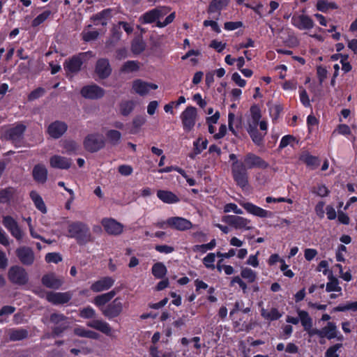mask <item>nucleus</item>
<instances>
[{"label":"nucleus","instance_id":"nucleus-17","mask_svg":"<svg viewBox=\"0 0 357 357\" xmlns=\"http://www.w3.org/2000/svg\"><path fill=\"white\" fill-rule=\"evenodd\" d=\"M259 122V121L249 119L247 128V131L250 134L252 141L257 145L261 143L264 136V135L259 133L257 130Z\"/></svg>","mask_w":357,"mask_h":357},{"label":"nucleus","instance_id":"nucleus-53","mask_svg":"<svg viewBox=\"0 0 357 357\" xmlns=\"http://www.w3.org/2000/svg\"><path fill=\"white\" fill-rule=\"evenodd\" d=\"M45 260L48 263H58L62 260L61 255L59 253L52 252L48 253L45 256Z\"/></svg>","mask_w":357,"mask_h":357},{"label":"nucleus","instance_id":"nucleus-40","mask_svg":"<svg viewBox=\"0 0 357 357\" xmlns=\"http://www.w3.org/2000/svg\"><path fill=\"white\" fill-rule=\"evenodd\" d=\"M106 137L112 146H116L121 141V134L118 130H109L106 132Z\"/></svg>","mask_w":357,"mask_h":357},{"label":"nucleus","instance_id":"nucleus-28","mask_svg":"<svg viewBox=\"0 0 357 357\" xmlns=\"http://www.w3.org/2000/svg\"><path fill=\"white\" fill-rule=\"evenodd\" d=\"M32 175L36 182L44 183L47 181V170L45 165L42 164H38L34 166Z\"/></svg>","mask_w":357,"mask_h":357},{"label":"nucleus","instance_id":"nucleus-64","mask_svg":"<svg viewBox=\"0 0 357 357\" xmlns=\"http://www.w3.org/2000/svg\"><path fill=\"white\" fill-rule=\"evenodd\" d=\"M29 70H30V62H29L27 64H26L24 63H21L18 66V68H17L18 74L20 75L28 73Z\"/></svg>","mask_w":357,"mask_h":357},{"label":"nucleus","instance_id":"nucleus-56","mask_svg":"<svg viewBox=\"0 0 357 357\" xmlns=\"http://www.w3.org/2000/svg\"><path fill=\"white\" fill-rule=\"evenodd\" d=\"M146 121V119L143 116H137L132 121V125L134 129H139L142 126H143Z\"/></svg>","mask_w":357,"mask_h":357},{"label":"nucleus","instance_id":"nucleus-58","mask_svg":"<svg viewBox=\"0 0 357 357\" xmlns=\"http://www.w3.org/2000/svg\"><path fill=\"white\" fill-rule=\"evenodd\" d=\"M174 18H175V13H172L165 18L164 22H162L158 21L157 26L165 27V26H167L169 24H170L171 22H172L173 20H174Z\"/></svg>","mask_w":357,"mask_h":357},{"label":"nucleus","instance_id":"nucleus-42","mask_svg":"<svg viewBox=\"0 0 357 357\" xmlns=\"http://www.w3.org/2000/svg\"><path fill=\"white\" fill-rule=\"evenodd\" d=\"M328 278L330 280V282L326 284V290L328 292L341 291L342 289L339 286L338 280L336 278L333 277L332 273L330 274V275L328 276Z\"/></svg>","mask_w":357,"mask_h":357},{"label":"nucleus","instance_id":"nucleus-16","mask_svg":"<svg viewBox=\"0 0 357 357\" xmlns=\"http://www.w3.org/2000/svg\"><path fill=\"white\" fill-rule=\"evenodd\" d=\"M102 225L105 231L110 235H119L123 232V226L112 218H105Z\"/></svg>","mask_w":357,"mask_h":357},{"label":"nucleus","instance_id":"nucleus-32","mask_svg":"<svg viewBox=\"0 0 357 357\" xmlns=\"http://www.w3.org/2000/svg\"><path fill=\"white\" fill-rule=\"evenodd\" d=\"M24 130L25 126L19 124L8 131V137H6V139L12 140L13 142L18 141L22 137Z\"/></svg>","mask_w":357,"mask_h":357},{"label":"nucleus","instance_id":"nucleus-37","mask_svg":"<svg viewBox=\"0 0 357 357\" xmlns=\"http://www.w3.org/2000/svg\"><path fill=\"white\" fill-rule=\"evenodd\" d=\"M300 160L305 162L307 166L312 169L317 168L319 165V160L318 158L311 155L308 153H303L300 157Z\"/></svg>","mask_w":357,"mask_h":357},{"label":"nucleus","instance_id":"nucleus-6","mask_svg":"<svg viewBox=\"0 0 357 357\" xmlns=\"http://www.w3.org/2000/svg\"><path fill=\"white\" fill-rule=\"evenodd\" d=\"M197 117V109L195 107L189 106L182 112L181 119L183 129L190 132L195 125Z\"/></svg>","mask_w":357,"mask_h":357},{"label":"nucleus","instance_id":"nucleus-45","mask_svg":"<svg viewBox=\"0 0 357 357\" xmlns=\"http://www.w3.org/2000/svg\"><path fill=\"white\" fill-rule=\"evenodd\" d=\"M146 47L145 43L140 38H137L132 43V51L135 54L142 53Z\"/></svg>","mask_w":357,"mask_h":357},{"label":"nucleus","instance_id":"nucleus-51","mask_svg":"<svg viewBox=\"0 0 357 357\" xmlns=\"http://www.w3.org/2000/svg\"><path fill=\"white\" fill-rule=\"evenodd\" d=\"M82 38L86 42H89L91 40H95L98 38L99 36V32L97 31H84L82 32Z\"/></svg>","mask_w":357,"mask_h":357},{"label":"nucleus","instance_id":"nucleus-22","mask_svg":"<svg viewBox=\"0 0 357 357\" xmlns=\"http://www.w3.org/2000/svg\"><path fill=\"white\" fill-rule=\"evenodd\" d=\"M119 291V289L115 288L107 293L96 296L94 298L93 302L95 305L100 307V310H101V308L105 307V305L110 301Z\"/></svg>","mask_w":357,"mask_h":357},{"label":"nucleus","instance_id":"nucleus-21","mask_svg":"<svg viewBox=\"0 0 357 357\" xmlns=\"http://www.w3.org/2000/svg\"><path fill=\"white\" fill-rule=\"evenodd\" d=\"M133 90L140 96L146 95L151 89H157L158 85L137 79L132 84Z\"/></svg>","mask_w":357,"mask_h":357},{"label":"nucleus","instance_id":"nucleus-7","mask_svg":"<svg viewBox=\"0 0 357 357\" xmlns=\"http://www.w3.org/2000/svg\"><path fill=\"white\" fill-rule=\"evenodd\" d=\"M123 303L122 299L120 297H117L105 307H102L101 312L105 317L112 319L119 316L123 312Z\"/></svg>","mask_w":357,"mask_h":357},{"label":"nucleus","instance_id":"nucleus-29","mask_svg":"<svg viewBox=\"0 0 357 357\" xmlns=\"http://www.w3.org/2000/svg\"><path fill=\"white\" fill-rule=\"evenodd\" d=\"M87 326L91 328H95L98 331H100V332H102L107 335H110V333H111L112 329H111L109 325L107 322L103 321L102 320H98V319L92 320V321L88 322Z\"/></svg>","mask_w":357,"mask_h":357},{"label":"nucleus","instance_id":"nucleus-26","mask_svg":"<svg viewBox=\"0 0 357 357\" xmlns=\"http://www.w3.org/2000/svg\"><path fill=\"white\" fill-rule=\"evenodd\" d=\"M41 282L44 286L50 289H59L63 284V281L53 273L43 275Z\"/></svg>","mask_w":357,"mask_h":357},{"label":"nucleus","instance_id":"nucleus-33","mask_svg":"<svg viewBox=\"0 0 357 357\" xmlns=\"http://www.w3.org/2000/svg\"><path fill=\"white\" fill-rule=\"evenodd\" d=\"M157 195L160 199L167 204L176 203L179 201L177 196L170 191L160 190L158 191Z\"/></svg>","mask_w":357,"mask_h":357},{"label":"nucleus","instance_id":"nucleus-14","mask_svg":"<svg viewBox=\"0 0 357 357\" xmlns=\"http://www.w3.org/2000/svg\"><path fill=\"white\" fill-rule=\"evenodd\" d=\"M81 95L88 99H98L105 94V91L100 86L93 84L84 86L80 91Z\"/></svg>","mask_w":357,"mask_h":357},{"label":"nucleus","instance_id":"nucleus-48","mask_svg":"<svg viewBox=\"0 0 357 357\" xmlns=\"http://www.w3.org/2000/svg\"><path fill=\"white\" fill-rule=\"evenodd\" d=\"M200 141H201V139L199 138L195 143H194V151L192 153H191L190 154V157L191 158H194L195 157V155L199 154L202 150L205 149L206 148V146H207V140H204V141H202V149H199V143H200Z\"/></svg>","mask_w":357,"mask_h":357},{"label":"nucleus","instance_id":"nucleus-59","mask_svg":"<svg viewBox=\"0 0 357 357\" xmlns=\"http://www.w3.org/2000/svg\"><path fill=\"white\" fill-rule=\"evenodd\" d=\"M64 149L67 152H74L77 149V144L74 141H66L64 142Z\"/></svg>","mask_w":357,"mask_h":357},{"label":"nucleus","instance_id":"nucleus-44","mask_svg":"<svg viewBox=\"0 0 357 357\" xmlns=\"http://www.w3.org/2000/svg\"><path fill=\"white\" fill-rule=\"evenodd\" d=\"M139 68V63L135 61H128L126 62L121 67V71L123 73H129L135 71H137Z\"/></svg>","mask_w":357,"mask_h":357},{"label":"nucleus","instance_id":"nucleus-1","mask_svg":"<svg viewBox=\"0 0 357 357\" xmlns=\"http://www.w3.org/2000/svg\"><path fill=\"white\" fill-rule=\"evenodd\" d=\"M68 236L75 238L79 245H85L93 241L89 227L84 222H71L68 226Z\"/></svg>","mask_w":357,"mask_h":357},{"label":"nucleus","instance_id":"nucleus-39","mask_svg":"<svg viewBox=\"0 0 357 357\" xmlns=\"http://www.w3.org/2000/svg\"><path fill=\"white\" fill-rule=\"evenodd\" d=\"M298 314L305 331L310 329L312 327V319L310 317L308 313L304 310H298Z\"/></svg>","mask_w":357,"mask_h":357},{"label":"nucleus","instance_id":"nucleus-3","mask_svg":"<svg viewBox=\"0 0 357 357\" xmlns=\"http://www.w3.org/2000/svg\"><path fill=\"white\" fill-rule=\"evenodd\" d=\"M231 172L236 184L242 188L248 184L247 168L241 161L236 160L232 163Z\"/></svg>","mask_w":357,"mask_h":357},{"label":"nucleus","instance_id":"nucleus-62","mask_svg":"<svg viewBox=\"0 0 357 357\" xmlns=\"http://www.w3.org/2000/svg\"><path fill=\"white\" fill-rule=\"evenodd\" d=\"M215 261V255L213 253H209L206 257L204 258V264L206 267H214L213 262Z\"/></svg>","mask_w":357,"mask_h":357},{"label":"nucleus","instance_id":"nucleus-54","mask_svg":"<svg viewBox=\"0 0 357 357\" xmlns=\"http://www.w3.org/2000/svg\"><path fill=\"white\" fill-rule=\"evenodd\" d=\"M215 246V240L213 239L209 243L203 244L200 245H195L194 250L205 252L207 250H211Z\"/></svg>","mask_w":357,"mask_h":357},{"label":"nucleus","instance_id":"nucleus-41","mask_svg":"<svg viewBox=\"0 0 357 357\" xmlns=\"http://www.w3.org/2000/svg\"><path fill=\"white\" fill-rule=\"evenodd\" d=\"M167 273V268L165 266L161 263L158 262L153 264L152 267V274L158 279L163 278Z\"/></svg>","mask_w":357,"mask_h":357},{"label":"nucleus","instance_id":"nucleus-46","mask_svg":"<svg viewBox=\"0 0 357 357\" xmlns=\"http://www.w3.org/2000/svg\"><path fill=\"white\" fill-rule=\"evenodd\" d=\"M15 190L13 188H7L0 190V202H8L12 197Z\"/></svg>","mask_w":357,"mask_h":357},{"label":"nucleus","instance_id":"nucleus-31","mask_svg":"<svg viewBox=\"0 0 357 357\" xmlns=\"http://www.w3.org/2000/svg\"><path fill=\"white\" fill-rule=\"evenodd\" d=\"M111 36L106 42L107 47H112L120 40L121 32L119 25H114L111 30Z\"/></svg>","mask_w":357,"mask_h":357},{"label":"nucleus","instance_id":"nucleus-23","mask_svg":"<svg viewBox=\"0 0 357 357\" xmlns=\"http://www.w3.org/2000/svg\"><path fill=\"white\" fill-rule=\"evenodd\" d=\"M114 283V279L110 277H105L94 282L91 286V289L94 292H100L109 289Z\"/></svg>","mask_w":357,"mask_h":357},{"label":"nucleus","instance_id":"nucleus-20","mask_svg":"<svg viewBox=\"0 0 357 357\" xmlns=\"http://www.w3.org/2000/svg\"><path fill=\"white\" fill-rule=\"evenodd\" d=\"M112 73V68L109 60L107 59H100L98 60L96 66V73L101 79H105L109 76Z\"/></svg>","mask_w":357,"mask_h":357},{"label":"nucleus","instance_id":"nucleus-8","mask_svg":"<svg viewBox=\"0 0 357 357\" xmlns=\"http://www.w3.org/2000/svg\"><path fill=\"white\" fill-rule=\"evenodd\" d=\"M20 261L24 266H31L35 261V254L33 250L29 247L23 246L15 251Z\"/></svg>","mask_w":357,"mask_h":357},{"label":"nucleus","instance_id":"nucleus-43","mask_svg":"<svg viewBox=\"0 0 357 357\" xmlns=\"http://www.w3.org/2000/svg\"><path fill=\"white\" fill-rule=\"evenodd\" d=\"M135 102L132 100L123 101L120 105V112L123 116L129 115L135 107Z\"/></svg>","mask_w":357,"mask_h":357},{"label":"nucleus","instance_id":"nucleus-19","mask_svg":"<svg viewBox=\"0 0 357 357\" xmlns=\"http://www.w3.org/2000/svg\"><path fill=\"white\" fill-rule=\"evenodd\" d=\"M167 224L173 229L183 231L192 227V223L187 219L180 217L170 218L167 220Z\"/></svg>","mask_w":357,"mask_h":357},{"label":"nucleus","instance_id":"nucleus-24","mask_svg":"<svg viewBox=\"0 0 357 357\" xmlns=\"http://www.w3.org/2000/svg\"><path fill=\"white\" fill-rule=\"evenodd\" d=\"M241 206L249 213L260 218L272 217L273 213L251 203H242Z\"/></svg>","mask_w":357,"mask_h":357},{"label":"nucleus","instance_id":"nucleus-12","mask_svg":"<svg viewBox=\"0 0 357 357\" xmlns=\"http://www.w3.org/2000/svg\"><path fill=\"white\" fill-rule=\"evenodd\" d=\"M73 294L70 291L67 292H53L50 291L46 294V299L54 305H62L67 303L71 298Z\"/></svg>","mask_w":357,"mask_h":357},{"label":"nucleus","instance_id":"nucleus-49","mask_svg":"<svg viewBox=\"0 0 357 357\" xmlns=\"http://www.w3.org/2000/svg\"><path fill=\"white\" fill-rule=\"evenodd\" d=\"M241 276L248 280L249 282H252L256 279L255 273L250 268H245L241 271Z\"/></svg>","mask_w":357,"mask_h":357},{"label":"nucleus","instance_id":"nucleus-10","mask_svg":"<svg viewBox=\"0 0 357 357\" xmlns=\"http://www.w3.org/2000/svg\"><path fill=\"white\" fill-rule=\"evenodd\" d=\"M247 169L252 168H260L266 169L268 167V164L265 162L260 157L253 154H247L242 162Z\"/></svg>","mask_w":357,"mask_h":357},{"label":"nucleus","instance_id":"nucleus-36","mask_svg":"<svg viewBox=\"0 0 357 357\" xmlns=\"http://www.w3.org/2000/svg\"><path fill=\"white\" fill-rule=\"evenodd\" d=\"M111 12V9H105L91 17V20H93L94 22L100 21L101 24L102 26H105L107 24V20H109L112 17Z\"/></svg>","mask_w":357,"mask_h":357},{"label":"nucleus","instance_id":"nucleus-35","mask_svg":"<svg viewBox=\"0 0 357 357\" xmlns=\"http://www.w3.org/2000/svg\"><path fill=\"white\" fill-rule=\"evenodd\" d=\"M229 0H213L208 6V13L218 12V15H220V11L227 6Z\"/></svg>","mask_w":357,"mask_h":357},{"label":"nucleus","instance_id":"nucleus-63","mask_svg":"<svg viewBox=\"0 0 357 357\" xmlns=\"http://www.w3.org/2000/svg\"><path fill=\"white\" fill-rule=\"evenodd\" d=\"M231 79L240 87H243L246 84L245 80L241 79V76L237 73H234L232 75Z\"/></svg>","mask_w":357,"mask_h":357},{"label":"nucleus","instance_id":"nucleus-57","mask_svg":"<svg viewBox=\"0 0 357 357\" xmlns=\"http://www.w3.org/2000/svg\"><path fill=\"white\" fill-rule=\"evenodd\" d=\"M45 93V89L43 88H38L33 91L29 96L28 98L29 100H33L38 98Z\"/></svg>","mask_w":357,"mask_h":357},{"label":"nucleus","instance_id":"nucleus-5","mask_svg":"<svg viewBox=\"0 0 357 357\" xmlns=\"http://www.w3.org/2000/svg\"><path fill=\"white\" fill-rule=\"evenodd\" d=\"M105 145L102 135L98 133L89 135L84 141V148L89 152L94 153L102 149Z\"/></svg>","mask_w":357,"mask_h":357},{"label":"nucleus","instance_id":"nucleus-13","mask_svg":"<svg viewBox=\"0 0 357 357\" xmlns=\"http://www.w3.org/2000/svg\"><path fill=\"white\" fill-rule=\"evenodd\" d=\"M86 53H82L77 56H73L64 63V69L68 73H76L80 70L83 60L86 55Z\"/></svg>","mask_w":357,"mask_h":357},{"label":"nucleus","instance_id":"nucleus-11","mask_svg":"<svg viewBox=\"0 0 357 357\" xmlns=\"http://www.w3.org/2000/svg\"><path fill=\"white\" fill-rule=\"evenodd\" d=\"M222 221L235 229H245L247 230L252 229L251 227L248 226L250 221L241 216L225 215L222 217Z\"/></svg>","mask_w":357,"mask_h":357},{"label":"nucleus","instance_id":"nucleus-55","mask_svg":"<svg viewBox=\"0 0 357 357\" xmlns=\"http://www.w3.org/2000/svg\"><path fill=\"white\" fill-rule=\"evenodd\" d=\"M342 347V344H336L328 348L326 352V357H339L337 351Z\"/></svg>","mask_w":357,"mask_h":357},{"label":"nucleus","instance_id":"nucleus-61","mask_svg":"<svg viewBox=\"0 0 357 357\" xmlns=\"http://www.w3.org/2000/svg\"><path fill=\"white\" fill-rule=\"evenodd\" d=\"M230 211H233L236 214H242L243 211L241 209L238 208L237 206L235 204H227L225 205L224 211L225 213L229 212Z\"/></svg>","mask_w":357,"mask_h":357},{"label":"nucleus","instance_id":"nucleus-27","mask_svg":"<svg viewBox=\"0 0 357 357\" xmlns=\"http://www.w3.org/2000/svg\"><path fill=\"white\" fill-rule=\"evenodd\" d=\"M52 167L58 169H68L71 165V160L60 155H53L50 159Z\"/></svg>","mask_w":357,"mask_h":357},{"label":"nucleus","instance_id":"nucleus-34","mask_svg":"<svg viewBox=\"0 0 357 357\" xmlns=\"http://www.w3.org/2000/svg\"><path fill=\"white\" fill-rule=\"evenodd\" d=\"M321 335L319 337L321 338L327 337L328 339H332L336 337V326L333 322H328L327 326L320 330Z\"/></svg>","mask_w":357,"mask_h":357},{"label":"nucleus","instance_id":"nucleus-9","mask_svg":"<svg viewBox=\"0 0 357 357\" xmlns=\"http://www.w3.org/2000/svg\"><path fill=\"white\" fill-rule=\"evenodd\" d=\"M169 11V8L165 7H158L151 10L145 13L141 17L140 20L143 23H152L159 18L165 15Z\"/></svg>","mask_w":357,"mask_h":357},{"label":"nucleus","instance_id":"nucleus-52","mask_svg":"<svg viewBox=\"0 0 357 357\" xmlns=\"http://www.w3.org/2000/svg\"><path fill=\"white\" fill-rule=\"evenodd\" d=\"M80 316L85 319L93 318L96 316L95 310L91 307L83 308L80 310Z\"/></svg>","mask_w":357,"mask_h":357},{"label":"nucleus","instance_id":"nucleus-47","mask_svg":"<svg viewBox=\"0 0 357 357\" xmlns=\"http://www.w3.org/2000/svg\"><path fill=\"white\" fill-rule=\"evenodd\" d=\"M261 315L266 319L271 320H276L279 319L281 314L276 308H272L270 312H267L265 310H261Z\"/></svg>","mask_w":357,"mask_h":357},{"label":"nucleus","instance_id":"nucleus-60","mask_svg":"<svg viewBox=\"0 0 357 357\" xmlns=\"http://www.w3.org/2000/svg\"><path fill=\"white\" fill-rule=\"evenodd\" d=\"M250 119L259 121L261 118L260 109L257 105L252 106L250 108Z\"/></svg>","mask_w":357,"mask_h":357},{"label":"nucleus","instance_id":"nucleus-38","mask_svg":"<svg viewBox=\"0 0 357 357\" xmlns=\"http://www.w3.org/2000/svg\"><path fill=\"white\" fill-rule=\"evenodd\" d=\"M30 197L34 202L36 207L42 213H45L47 212V209L42 197L35 191H31L30 192Z\"/></svg>","mask_w":357,"mask_h":357},{"label":"nucleus","instance_id":"nucleus-4","mask_svg":"<svg viewBox=\"0 0 357 357\" xmlns=\"http://www.w3.org/2000/svg\"><path fill=\"white\" fill-rule=\"evenodd\" d=\"M9 280L18 285H24L29 281V275L26 270L20 266H11L8 272Z\"/></svg>","mask_w":357,"mask_h":357},{"label":"nucleus","instance_id":"nucleus-25","mask_svg":"<svg viewBox=\"0 0 357 357\" xmlns=\"http://www.w3.org/2000/svg\"><path fill=\"white\" fill-rule=\"evenodd\" d=\"M292 23L300 29H310L313 27V21L307 16L301 15L292 17Z\"/></svg>","mask_w":357,"mask_h":357},{"label":"nucleus","instance_id":"nucleus-15","mask_svg":"<svg viewBox=\"0 0 357 357\" xmlns=\"http://www.w3.org/2000/svg\"><path fill=\"white\" fill-rule=\"evenodd\" d=\"M67 124L61 121H55L50 123L47 128V133L54 139L61 137L67 130Z\"/></svg>","mask_w":357,"mask_h":357},{"label":"nucleus","instance_id":"nucleus-2","mask_svg":"<svg viewBox=\"0 0 357 357\" xmlns=\"http://www.w3.org/2000/svg\"><path fill=\"white\" fill-rule=\"evenodd\" d=\"M50 321L54 326L52 328L53 337L60 336L70 326L69 318L60 313H52Z\"/></svg>","mask_w":357,"mask_h":357},{"label":"nucleus","instance_id":"nucleus-30","mask_svg":"<svg viewBox=\"0 0 357 357\" xmlns=\"http://www.w3.org/2000/svg\"><path fill=\"white\" fill-rule=\"evenodd\" d=\"M6 334L10 341H19L27 337L28 331L23 328H11L7 331Z\"/></svg>","mask_w":357,"mask_h":357},{"label":"nucleus","instance_id":"nucleus-18","mask_svg":"<svg viewBox=\"0 0 357 357\" xmlns=\"http://www.w3.org/2000/svg\"><path fill=\"white\" fill-rule=\"evenodd\" d=\"M3 223L16 239L21 240L22 238L23 232L19 227L17 222L13 218L10 216L4 217Z\"/></svg>","mask_w":357,"mask_h":357},{"label":"nucleus","instance_id":"nucleus-50","mask_svg":"<svg viewBox=\"0 0 357 357\" xmlns=\"http://www.w3.org/2000/svg\"><path fill=\"white\" fill-rule=\"evenodd\" d=\"M51 15V11L45 10L43 13L40 14L38 17H36L32 22L33 26H37L41 23H43L50 15Z\"/></svg>","mask_w":357,"mask_h":357}]
</instances>
